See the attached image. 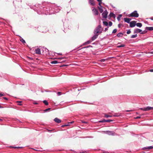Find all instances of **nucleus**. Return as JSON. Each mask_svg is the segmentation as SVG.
Listing matches in <instances>:
<instances>
[{
  "mask_svg": "<svg viewBox=\"0 0 153 153\" xmlns=\"http://www.w3.org/2000/svg\"><path fill=\"white\" fill-rule=\"evenodd\" d=\"M103 24L105 26H107L108 25V23L106 21H104L103 22Z\"/></svg>",
  "mask_w": 153,
  "mask_h": 153,
  "instance_id": "obj_22",
  "label": "nucleus"
},
{
  "mask_svg": "<svg viewBox=\"0 0 153 153\" xmlns=\"http://www.w3.org/2000/svg\"><path fill=\"white\" fill-rule=\"evenodd\" d=\"M137 22L135 21H132L130 22V27H134L135 26Z\"/></svg>",
  "mask_w": 153,
  "mask_h": 153,
  "instance_id": "obj_5",
  "label": "nucleus"
},
{
  "mask_svg": "<svg viewBox=\"0 0 153 153\" xmlns=\"http://www.w3.org/2000/svg\"><path fill=\"white\" fill-rule=\"evenodd\" d=\"M140 109L144 111H147L153 109V107L148 106L144 108H140Z\"/></svg>",
  "mask_w": 153,
  "mask_h": 153,
  "instance_id": "obj_4",
  "label": "nucleus"
},
{
  "mask_svg": "<svg viewBox=\"0 0 153 153\" xmlns=\"http://www.w3.org/2000/svg\"><path fill=\"white\" fill-rule=\"evenodd\" d=\"M97 1H98L99 2L102 1V0H97Z\"/></svg>",
  "mask_w": 153,
  "mask_h": 153,
  "instance_id": "obj_51",
  "label": "nucleus"
},
{
  "mask_svg": "<svg viewBox=\"0 0 153 153\" xmlns=\"http://www.w3.org/2000/svg\"><path fill=\"white\" fill-rule=\"evenodd\" d=\"M99 122L100 123L105 122V120L103 119V120L99 121Z\"/></svg>",
  "mask_w": 153,
  "mask_h": 153,
  "instance_id": "obj_32",
  "label": "nucleus"
},
{
  "mask_svg": "<svg viewBox=\"0 0 153 153\" xmlns=\"http://www.w3.org/2000/svg\"><path fill=\"white\" fill-rule=\"evenodd\" d=\"M108 12L107 10H105L104 12L102 14V16L103 18H106L107 17Z\"/></svg>",
  "mask_w": 153,
  "mask_h": 153,
  "instance_id": "obj_6",
  "label": "nucleus"
},
{
  "mask_svg": "<svg viewBox=\"0 0 153 153\" xmlns=\"http://www.w3.org/2000/svg\"><path fill=\"white\" fill-rule=\"evenodd\" d=\"M139 16L138 13H137V11L136 10L134 11L131 14L128 15L129 17H138Z\"/></svg>",
  "mask_w": 153,
  "mask_h": 153,
  "instance_id": "obj_2",
  "label": "nucleus"
},
{
  "mask_svg": "<svg viewBox=\"0 0 153 153\" xmlns=\"http://www.w3.org/2000/svg\"><path fill=\"white\" fill-rule=\"evenodd\" d=\"M102 7H98V8L100 11V12L101 13H102V12H103V9H102Z\"/></svg>",
  "mask_w": 153,
  "mask_h": 153,
  "instance_id": "obj_16",
  "label": "nucleus"
},
{
  "mask_svg": "<svg viewBox=\"0 0 153 153\" xmlns=\"http://www.w3.org/2000/svg\"><path fill=\"white\" fill-rule=\"evenodd\" d=\"M105 59H101L100 61L101 62H104L105 61Z\"/></svg>",
  "mask_w": 153,
  "mask_h": 153,
  "instance_id": "obj_36",
  "label": "nucleus"
},
{
  "mask_svg": "<svg viewBox=\"0 0 153 153\" xmlns=\"http://www.w3.org/2000/svg\"><path fill=\"white\" fill-rule=\"evenodd\" d=\"M108 29L107 28H105V31H106L108 30Z\"/></svg>",
  "mask_w": 153,
  "mask_h": 153,
  "instance_id": "obj_46",
  "label": "nucleus"
},
{
  "mask_svg": "<svg viewBox=\"0 0 153 153\" xmlns=\"http://www.w3.org/2000/svg\"><path fill=\"white\" fill-rule=\"evenodd\" d=\"M117 29H114L112 33H115L117 32Z\"/></svg>",
  "mask_w": 153,
  "mask_h": 153,
  "instance_id": "obj_30",
  "label": "nucleus"
},
{
  "mask_svg": "<svg viewBox=\"0 0 153 153\" xmlns=\"http://www.w3.org/2000/svg\"><path fill=\"white\" fill-rule=\"evenodd\" d=\"M2 121V120L0 119V121Z\"/></svg>",
  "mask_w": 153,
  "mask_h": 153,
  "instance_id": "obj_56",
  "label": "nucleus"
},
{
  "mask_svg": "<svg viewBox=\"0 0 153 153\" xmlns=\"http://www.w3.org/2000/svg\"><path fill=\"white\" fill-rule=\"evenodd\" d=\"M3 107H1V105H0V108H3Z\"/></svg>",
  "mask_w": 153,
  "mask_h": 153,
  "instance_id": "obj_55",
  "label": "nucleus"
},
{
  "mask_svg": "<svg viewBox=\"0 0 153 153\" xmlns=\"http://www.w3.org/2000/svg\"><path fill=\"white\" fill-rule=\"evenodd\" d=\"M114 117H115V116H115V115H114Z\"/></svg>",
  "mask_w": 153,
  "mask_h": 153,
  "instance_id": "obj_61",
  "label": "nucleus"
},
{
  "mask_svg": "<svg viewBox=\"0 0 153 153\" xmlns=\"http://www.w3.org/2000/svg\"><path fill=\"white\" fill-rule=\"evenodd\" d=\"M4 99L6 100H8V99L7 98V97H4L3 98Z\"/></svg>",
  "mask_w": 153,
  "mask_h": 153,
  "instance_id": "obj_43",
  "label": "nucleus"
},
{
  "mask_svg": "<svg viewBox=\"0 0 153 153\" xmlns=\"http://www.w3.org/2000/svg\"><path fill=\"white\" fill-rule=\"evenodd\" d=\"M34 104H37L38 103H35Z\"/></svg>",
  "mask_w": 153,
  "mask_h": 153,
  "instance_id": "obj_57",
  "label": "nucleus"
},
{
  "mask_svg": "<svg viewBox=\"0 0 153 153\" xmlns=\"http://www.w3.org/2000/svg\"><path fill=\"white\" fill-rule=\"evenodd\" d=\"M58 63V61L56 60H54L53 61H52L51 62V63L52 64H57Z\"/></svg>",
  "mask_w": 153,
  "mask_h": 153,
  "instance_id": "obj_19",
  "label": "nucleus"
},
{
  "mask_svg": "<svg viewBox=\"0 0 153 153\" xmlns=\"http://www.w3.org/2000/svg\"><path fill=\"white\" fill-rule=\"evenodd\" d=\"M105 117H111L112 116L111 115H109L105 114Z\"/></svg>",
  "mask_w": 153,
  "mask_h": 153,
  "instance_id": "obj_28",
  "label": "nucleus"
},
{
  "mask_svg": "<svg viewBox=\"0 0 153 153\" xmlns=\"http://www.w3.org/2000/svg\"><path fill=\"white\" fill-rule=\"evenodd\" d=\"M101 3H102L101 2H99V5H100V7H102L101 5Z\"/></svg>",
  "mask_w": 153,
  "mask_h": 153,
  "instance_id": "obj_37",
  "label": "nucleus"
},
{
  "mask_svg": "<svg viewBox=\"0 0 153 153\" xmlns=\"http://www.w3.org/2000/svg\"><path fill=\"white\" fill-rule=\"evenodd\" d=\"M4 95L2 94H0V97H1V96H2Z\"/></svg>",
  "mask_w": 153,
  "mask_h": 153,
  "instance_id": "obj_47",
  "label": "nucleus"
},
{
  "mask_svg": "<svg viewBox=\"0 0 153 153\" xmlns=\"http://www.w3.org/2000/svg\"><path fill=\"white\" fill-rule=\"evenodd\" d=\"M74 122V121H72V122L71 123H72Z\"/></svg>",
  "mask_w": 153,
  "mask_h": 153,
  "instance_id": "obj_54",
  "label": "nucleus"
},
{
  "mask_svg": "<svg viewBox=\"0 0 153 153\" xmlns=\"http://www.w3.org/2000/svg\"><path fill=\"white\" fill-rule=\"evenodd\" d=\"M43 102L46 105H48V103L47 102V101L46 100H44L43 101Z\"/></svg>",
  "mask_w": 153,
  "mask_h": 153,
  "instance_id": "obj_18",
  "label": "nucleus"
},
{
  "mask_svg": "<svg viewBox=\"0 0 153 153\" xmlns=\"http://www.w3.org/2000/svg\"><path fill=\"white\" fill-rule=\"evenodd\" d=\"M105 121L106 122H110L112 121V120H105Z\"/></svg>",
  "mask_w": 153,
  "mask_h": 153,
  "instance_id": "obj_34",
  "label": "nucleus"
},
{
  "mask_svg": "<svg viewBox=\"0 0 153 153\" xmlns=\"http://www.w3.org/2000/svg\"><path fill=\"white\" fill-rule=\"evenodd\" d=\"M123 34L122 33H119L117 35V37H121L123 36Z\"/></svg>",
  "mask_w": 153,
  "mask_h": 153,
  "instance_id": "obj_14",
  "label": "nucleus"
},
{
  "mask_svg": "<svg viewBox=\"0 0 153 153\" xmlns=\"http://www.w3.org/2000/svg\"><path fill=\"white\" fill-rule=\"evenodd\" d=\"M102 28L100 25H98L95 29L94 31V34L99 35L102 32Z\"/></svg>",
  "mask_w": 153,
  "mask_h": 153,
  "instance_id": "obj_1",
  "label": "nucleus"
},
{
  "mask_svg": "<svg viewBox=\"0 0 153 153\" xmlns=\"http://www.w3.org/2000/svg\"><path fill=\"white\" fill-rule=\"evenodd\" d=\"M29 58L30 59H32L31 58Z\"/></svg>",
  "mask_w": 153,
  "mask_h": 153,
  "instance_id": "obj_60",
  "label": "nucleus"
},
{
  "mask_svg": "<svg viewBox=\"0 0 153 153\" xmlns=\"http://www.w3.org/2000/svg\"><path fill=\"white\" fill-rule=\"evenodd\" d=\"M90 47H92V46L91 45H89L87 46L86 47H85L84 48H88Z\"/></svg>",
  "mask_w": 153,
  "mask_h": 153,
  "instance_id": "obj_39",
  "label": "nucleus"
},
{
  "mask_svg": "<svg viewBox=\"0 0 153 153\" xmlns=\"http://www.w3.org/2000/svg\"><path fill=\"white\" fill-rule=\"evenodd\" d=\"M95 35L93 36L92 38V40L93 41L95 40L97 37L98 36V35L94 34Z\"/></svg>",
  "mask_w": 153,
  "mask_h": 153,
  "instance_id": "obj_13",
  "label": "nucleus"
},
{
  "mask_svg": "<svg viewBox=\"0 0 153 153\" xmlns=\"http://www.w3.org/2000/svg\"><path fill=\"white\" fill-rule=\"evenodd\" d=\"M67 65H62L61 67H63V66H67Z\"/></svg>",
  "mask_w": 153,
  "mask_h": 153,
  "instance_id": "obj_53",
  "label": "nucleus"
},
{
  "mask_svg": "<svg viewBox=\"0 0 153 153\" xmlns=\"http://www.w3.org/2000/svg\"><path fill=\"white\" fill-rule=\"evenodd\" d=\"M141 118L140 117L137 116L135 118V119H139V118Z\"/></svg>",
  "mask_w": 153,
  "mask_h": 153,
  "instance_id": "obj_41",
  "label": "nucleus"
},
{
  "mask_svg": "<svg viewBox=\"0 0 153 153\" xmlns=\"http://www.w3.org/2000/svg\"><path fill=\"white\" fill-rule=\"evenodd\" d=\"M69 125H62V127H63L65 126H68Z\"/></svg>",
  "mask_w": 153,
  "mask_h": 153,
  "instance_id": "obj_38",
  "label": "nucleus"
},
{
  "mask_svg": "<svg viewBox=\"0 0 153 153\" xmlns=\"http://www.w3.org/2000/svg\"><path fill=\"white\" fill-rule=\"evenodd\" d=\"M151 53H153V52H151Z\"/></svg>",
  "mask_w": 153,
  "mask_h": 153,
  "instance_id": "obj_58",
  "label": "nucleus"
},
{
  "mask_svg": "<svg viewBox=\"0 0 153 153\" xmlns=\"http://www.w3.org/2000/svg\"><path fill=\"white\" fill-rule=\"evenodd\" d=\"M91 41H87V42H85L84 44L85 45H86L90 44L91 42Z\"/></svg>",
  "mask_w": 153,
  "mask_h": 153,
  "instance_id": "obj_26",
  "label": "nucleus"
},
{
  "mask_svg": "<svg viewBox=\"0 0 153 153\" xmlns=\"http://www.w3.org/2000/svg\"><path fill=\"white\" fill-rule=\"evenodd\" d=\"M80 153H84V152H81Z\"/></svg>",
  "mask_w": 153,
  "mask_h": 153,
  "instance_id": "obj_59",
  "label": "nucleus"
},
{
  "mask_svg": "<svg viewBox=\"0 0 153 153\" xmlns=\"http://www.w3.org/2000/svg\"><path fill=\"white\" fill-rule=\"evenodd\" d=\"M20 41L23 43H25V41L23 39H20Z\"/></svg>",
  "mask_w": 153,
  "mask_h": 153,
  "instance_id": "obj_27",
  "label": "nucleus"
},
{
  "mask_svg": "<svg viewBox=\"0 0 153 153\" xmlns=\"http://www.w3.org/2000/svg\"><path fill=\"white\" fill-rule=\"evenodd\" d=\"M82 123H87V122H85L83 120L82 121Z\"/></svg>",
  "mask_w": 153,
  "mask_h": 153,
  "instance_id": "obj_44",
  "label": "nucleus"
},
{
  "mask_svg": "<svg viewBox=\"0 0 153 153\" xmlns=\"http://www.w3.org/2000/svg\"><path fill=\"white\" fill-rule=\"evenodd\" d=\"M133 111V110H126V112H129V111Z\"/></svg>",
  "mask_w": 153,
  "mask_h": 153,
  "instance_id": "obj_40",
  "label": "nucleus"
},
{
  "mask_svg": "<svg viewBox=\"0 0 153 153\" xmlns=\"http://www.w3.org/2000/svg\"><path fill=\"white\" fill-rule=\"evenodd\" d=\"M11 147L13 148H20V147Z\"/></svg>",
  "mask_w": 153,
  "mask_h": 153,
  "instance_id": "obj_42",
  "label": "nucleus"
},
{
  "mask_svg": "<svg viewBox=\"0 0 153 153\" xmlns=\"http://www.w3.org/2000/svg\"><path fill=\"white\" fill-rule=\"evenodd\" d=\"M57 94L58 96H60L62 94V93L61 92H58L57 93Z\"/></svg>",
  "mask_w": 153,
  "mask_h": 153,
  "instance_id": "obj_29",
  "label": "nucleus"
},
{
  "mask_svg": "<svg viewBox=\"0 0 153 153\" xmlns=\"http://www.w3.org/2000/svg\"><path fill=\"white\" fill-rule=\"evenodd\" d=\"M150 71L151 72H153V69L150 70Z\"/></svg>",
  "mask_w": 153,
  "mask_h": 153,
  "instance_id": "obj_50",
  "label": "nucleus"
},
{
  "mask_svg": "<svg viewBox=\"0 0 153 153\" xmlns=\"http://www.w3.org/2000/svg\"><path fill=\"white\" fill-rule=\"evenodd\" d=\"M120 26H121V24H119L118 25V27L119 28H120Z\"/></svg>",
  "mask_w": 153,
  "mask_h": 153,
  "instance_id": "obj_48",
  "label": "nucleus"
},
{
  "mask_svg": "<svg viewBox=\"0 0 153 153\" xmlns=\"http://www.w3.org/2000/svg\"><path fill=\"white\" fill-rule=\"evenodd\" d=\"M136 25H137V27H141L142 26V24L141 23H138L136 24Z\"/></svg>",
  "mask_w": 153,
  "mask_h": 153,
  "instance_id": "obj_15",
  "label": "nucleus"
},
{
  "mask_svg": "<svg viewBox=\"0 0 153 153\" xmlns=\"http://www.w3.org/2000/svg\"><path fill=\"white\" fill-rule=\"evenodd\" d=\"M137 36V35L136 34L135 35H132L131 36V38H134L136 37Z\"/></svg>",
  "mask_w": 153,
  "mask_h": 153,
  "instance_id": "obj_25",
  "label": "nucleus"
},
{
  "mask_svg": "<svg viewBox=\"0 0 153 153\" xmlns=\"http://www.w3.org/2000/svg\"><path fill=\"white\" fill-rule=\"evenodd\" d=\"M109 133H110V134H112L113 135V134H114V133H113V132H112L109 131Z\"/></svg>",
  "mask_w": 153,
  "mask_h": 153,
  "instance_id": "obj_49",
  "label": "nucleus"
},
{
  "mask_svg": "<svg viewBox=\"0 0 153 153\" xmlns=\"http://www.w3.org/2000/svg\"><path fill=\"white\" fill-rule=\"evenodd\" d=\"M146 30L150 31L152 30H153V27H146Z\"/></svg>",
  "mask_w": 153,
  "mask_h": 153,
  "instance_id": "obj_12",
  "label": "nucleus"
},
{
  "mask_svg": "<svg viewBox=\"0 0 153 153\" xmlns=\"http://www.w3.org/2000/svg\"><path fill=\"white\" fill-rule=\"evenodd\" d=\"M35 52L36 54H41V51L40 49L39 48H37L35 50Z\"/></svg>",
  "mask_w": 153,
  "mask_h": 153,
  "instance_id": "obj_10",
  "label": "nucleus"
},
{
  "mask_svg": "<svg viewBox=\"0 0 153 153\" xmlns=\"http://www.w3.org/2000/svg\"><path fill=\"white\" fill-rule=\"evenodd\" d=\"M131 31H130V30H129L127 32V34H129L131 33Z\"/></svg>",
  "mask_w": 153,
  "mask_h": 153,
  "instance_id": "obj_35",
  "label": "nucleus"
},
{
  "mask_svg": "<svg viewBox=\"0 0 153 153\" xmlns=\"http://www.w3.org/2000/svg\"><path fill=\"white\" fill-rule=\"evenodd\" d=\"M122 15H119L117 17V19L118 21H120V18L122 17Z\"/></svg>",
  "mask_w": 153,
  "mask_h": 153,
  "instance_id": "obj_23",
  "label": "nucleus"
},
{
  "mask_svg": "<svg viewBox=\"0 0 153 153\" xmlns=\"http://www.w3.org/2000/svg\"><path fill=\"white\" fill-rule=\"evenodd\" d=\"M51 109V108H48L45 110L44 111L45 112H47V111H48L50 110Z\"/></svg>",
  "mask_w": 153,
  "mask_h": 153,
  "instance_id": "obj_31",
  "label": "nucleus"
},
{
  "mask_svg": "<svg viewBox=\"0 0 153 153\" xmlns=\"http://www.w3.org/2000/svg\"><path fill=\"white\" fill-rule=\"evenodd\" d=\"M125 45L124 44H122L121 45H118L117 46V47L118 48H119L120 47H124Z\"/></svg>",
  "mask_w": 153,
  "mask_h": 153,
  "instance_id": "obj_20",
  "label": "nucleus"
},
{
  "mask_svg": "<svg viewBox=\"0 0 153 153\" xmlns=\"http://www.w3.org/2000/svg\"><path fill=\"white\" fill-rule=\"evenodd\" d=\"M89 2L91 5L94 6L95 5V3L94 2V0H89Z\"/></svg>",
  "mask_w": 153,
  "mask_h": 153,
  "instance_id": "obj_11",
  "label": "nucleus"
},
{
  "mask_svg": "<svg viewBox=\"0 0 153 153\" xmlns=\"http://www.w3.org/2000/svg\"><path fill=\"white\" fill-rule=\"evenodd\" d=\"M58 54L60 55H62V53H58Z\"/></svg>",
  "mask_w": 153,
  "mask_h": 153,
  "instance_id": "obj_52",
  "label": "nucleus"
},
{
  "mask_svg": "<svg viewBox=\"0 0 153 153\" xmlns=\"http://www.w3.org/2000/svg\"><path fill=\"white\" fill-rule=\"evenodd\" d=\"M131 20V19L130 18H124V22L127 23H130V21Z\"/></svg>",
  "mask_w": 153,
  "mask_h": 153,
  "instance_id": "obj_8",
  "label": "nucleus"
},
{
  "mask_svg": "<svg viewBox=\"0 0 153 153\" xmlns=\"http://www.w3.org/2000/svg\"><path fill=\"white\" fill-rule=\"evenodd\" d=\"M92 11L95 15H98L99 14V12L98 10L97 9H95L94 7H93V9H92Z\"/></svg>",
  "mask_w": 153,
  "mask_h": 153,
  "instance_id": "obj_7",
  "label": "nucleus"
},
{
  "mask_svg": "<svg viewBox=\"0 0 153 153\" xmlns=\"http://www.w3.org/2000/svg\"><path fill=\"white\" fill-rule=\"evenodd\" d=\"M152 20H153V19H152Z\"/></svg>",
  "mask_w": 153,
  "mask_h": 153,
  "instance_id": "obj_62",
  "label": "nucleus"
},
{
  "mask_svg": "<svg viewBox=\"0 0 153 153\" xmlns=\"http://www.w3.org/2000/svg\"><path fill=\"white\" fill-rule=\"evenodd\" d=\"M147 32L146 31L144 30L143 31H142V30L141 29L137 28L134 30V33H140V34H144L146 33Z\"/></svg>",
  "mask_w": 153,
  "mask_h": 153,
  "instance_id": "obj_3",
  "label": "nucleus"
},
{
  "mask_svg": "<svg viewBox=\"0 0 153 153\" xmlns=\"http://www.w3.org/2000/svg\"><path fill=\"white\" fill-rule=\"evenodd\" d=\"M112 25V23L111 22H109V26H111Z\"/></svg>",
  "mask_w": 153,
  "mask_h": 153,
  "instance_id": "obj_33",
  "label": "nucleus"
},
{
  "mask_svg": "<svg viewBox=\"0 0 153 153\" xmlns=\"http://www.w3.org/2000/svg\"><path fill=\"white\" fill-rule=\"evenodd\" d=\"M54 120V121H55L56 123H60L61 122V120L59 119H58V118L56 117L55 118Z\"/></svg>",
  "mask_w": 153,
  "mask_h": 153,
  "instance_id": "obj_9",
  "label": "nucleus"
},
{
  "mask_svg": "<svg viewBox=\"0 0 153 153\" xmlns=\"http://www.w3.org/2000/svg\"><path fill=\"white\" fill-rule=\"evenodd\" d=\"M153 149V146H150L149 147H148L147 148H143V149Z\"/></svg>",
  "mask_w": 153,
  "mask_h": 153,
  "instance_id": "obj_17",
  "label": "nucleus"
},
{
  "mask_svg": "<svg viewBox=\"0 0 153 153\" xmlns=\"http://www.w3.org/2000/svg\"><path fill=\"white\" fill-rule=\"evenodd\" d=\"M109 16L110 17H114L115 15L114 14L112 13H111L110 14H109Z\"/></svg>",
  "mask_w": 153,
  "mask_h": 153,
  "instance_id": "obj_21",
  "label": "nucleus"
},
{
  "mask_svg": "<svg viewBox=\"0 0 153 153\" xmlns=\"http://www.w3.org/2000/svg\"><path fill=\"white\" fill-rule=\"evenodd\" d=\"M53 130H48V131L49 132H51V131H52Z\"/></svg>",
  "mask_w": 153,
  "mask_h": 153,
  "instance_id": "obj_45",
  "label": "nucleus"
},
{
  "mask_svg": "<svg viewBox=\"0 0 153 153\" xmlns=\"http://www.w3.org/2000/svg\"><path fill=\"white\" fill-rule=\"evenodd\" d=\"M17 103H18V105H22V104H21V103L22 102L21 101H17L16 102Z\"/></svg>",
  "mask_w": 153,
  "mask_h": 153,
  "instance_id": "obj_24",
  "label": "nucleus"
}]
</instances>
